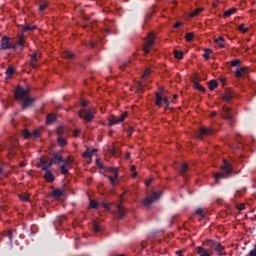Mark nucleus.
Returning <instances> with one entry per match:
<instances>
[{
    "label": "nucleus",
    "instance_id": "f257e3e1",
    "mask_svg": "<svg viewBox=\"0 0 256 256\" xmlns=\"http://www.w3.org/2000/svg\"><path fill=\"white\" fill-rule=\"evenodd\" d=\"M15 98L18 101H23L22 109H27L33 105L34 99L29 98V89H23V87L18 86L15 91Z\"/></svg>",
    "mask_w": 256,
    "mask_h": 256
},
{
    "label": "nucleus",
    "instance_id": "f03ea898",
    "mask_svg": "<svg viewBox=\"0 0 256 256\" xmlns=\"http://www.w3.org/2000/svg\"><path fill=\"white\" fill-rule=\"evenodd\" d=\"M25 43V38L23 36H21L19 38V43L16 45H12L9 42V37L4 36L1 41H0V49H2L3 51H7V49H17V47L20 48V51H22L23 49V44Z\"/></svg>",
    "mask_w": 256,
    "mask_h": 256
},
{
    "label": "nucleus",
    "instance_id": "7ed1b4c3",
    "mask_svg": "<svg viewBox=\"0 0 256 256\" xmlns=\"http://www.w3.org/2000/svg\"><path fill=\"white\" fill-rule=\"evenodd\" d=\"M108 171L110 173H112V176L109 175H105V177H107V179H109L111 186L115 187V185L119 184V168L116 167H109Z\"/></svg>",
    "mask_w": 256,
    "mask_h": 256
},
{
    "label": "nucleus",
    "instance_id": "20e7f679",
    "mask_svg": "<svg viewBox=\"0 0 256 256\" xmlns=\"http://www.w3.org/2000/svg\"><path fill=\"white\" fill-rule=\"evenodd\" d=\"M223 172H218L215 174V180L218 181L219 179H225L227 175H231V165L227 162V160H224V165L221 167Z\"/></svg>",
    "mask_w": 256,
    "mask_h": 256
},
{
    "label": "nucleus",
    "instance_id": "39448f33",
    "mask_svg": "<svg viewBox=\"0 0 256 256\" xmlns=\"http://www.w3.org/2000/svg\"><path fill=\"white\" fill-rule=\"evenodd\" d=\"M162 192H152V195L146 197L143 199L142 203L145 205V207H149V205L155 203L156 201H159L161 199Z\"/></svg>",
    "mask_w": 256,
    "mask_h": 256
},
{
    "label": "nucleus",
    "instance_id": "423d86ee",
    "mask_svg": "<svg viewBox=\"0 0 256 256\" xmlns=\"http://www.w3.org/2000/svg\"><path fill=\"white\" fill-rule=\"evenodd\" d=\"M93 115H95V111L88 109H82L79 111V117L84 119L85 121H93Z\"/></svg>",
    "mask_w": 256,
    "mask_h": 256
},
{
    "label": "nucleus",
    "instance_id": "0eeeda50",
    "mask_svg": "<svg viewBox=\"0 0 256 256\" xmlns=\"http://www.w3.org/2000/svg\"><path fill=\"white\" fill-rule=\"evenodd\" d=\"M154 43H155V36H153L152 33L148 34V36L146 37V43L144 44V53H149Z\"/></svg>",
    "mask_w": 256,
    "mask_h": 256
},
{
    "label": "nucleus",
    "instance_id": "6e6552de",
    "mask_svg": "<svg viewBox=\"0 0 256 256\" xmlns=\"http://www.w3.org/2000/svg\"><path fill=\"white\" fill-rule=\"evenodd\" d=\"M41 135V132L39 130H34L32 132H29L28 130H25L22 132V137L25 139H37Z\"/></svg>",
    "mask_w": 256,
    "mask_h": 256
},
{
    "label": "nucleus",
    "instance_id": "1a4fd4ad",
    "mask_svg": "<svg viewBox=\"0 0 256 256\" xmlns=\"http://www.w3.org/2000/svg\"><path fill=\"white\" fill-rule=\"evenodd\" d=\"M127 117V113H124L121 115V117L112 116L109 118V125H119V123H123L125 121V118Z\"/></svg>",
    "mask_w": 256,
    "mask_h": 256
},
{
    "label": "nucleus",
    "instance_id": "9d476101",
    "mask_svg": "<svg viewBox=\"0 0 256 256\" xmlns=\"http://www.w3.org/2000/svg\"><path fill=\"white\" fill-rule=\"evenodd\" d=\"M163 103L166 107H169V99H167V97L156 94V105H158V107H162Z\"/></svg>",
    "mask_w": 256,
    "mask_h": 256
},
{
    "label": "nucleus",
    "instance_id": "9b49d317",
    "mask_svg": "<svg viewBox=\"0 0 256 256\" xmlns=\"http://www.w3.org/2000/svg\"><path fill=\"white\" fill-rule=\"evenodd\" d=\"M222 117L227 121H233V113H231V109L229 107L223 106Z\"/></svg>",
    "mask_w": 256,
    "mask_h": 256
},
{
    "label": "nucleus",
    "instance_id": "f8f14e48",
    "mask_svg": "<svg viewBox=\"0 0 256 256\" xmlns=\"http://www.w3.org/2000/svg\"><path fill=\"white\" fill-rule=\"evenodd\" d=\"M203 135H213V129L211 128H200V131L196 134L197 139H201Z\"/></svg>",
    "mask_w": 256,
    "mask_h": 256
},
{
    "label": "nucleus",
    "instance_id": "ddd939ff",
    "mask_svg": "<svg viewBox=\"0 0 256 256\" xmlns=\"http://www.w3.org/2000/svg\"><path fill=\"white\" fill-rule=\"evenodd\" d=\"M51 195L54 197V199H60V197H65V189L57 188L52 191Z\"/></svg>",
    "mask_w": 256,
    "mask_h": 256
},
{
    "label": "nucleus",
    "instance_id": "4468645a",
    "mask_svg": "<svg viewBox=\"0 0 256 256\" xmlns=\"http://www.w3.org/2000/svg\"><path fill=\"white\" fill-rule=\"evenodd\" d=\"M196 253H198L199 256H211V253H209V250L201 246L196 248Z\"/></svg>",
    "mask_w": 256,
    "mask_h": 256
},
{
    "label": "nucleus",
    "instance_id": "2eb2a0df",
    "mask_svg": "<svg viewBox=\"0 0 256 256\" xmlns=\"http://www.w3.org/2000/svg\"><path fill=\"white\" fill-rule=\"evenodd\" d=\"M117 213H118V219H123L125 217V207L123 204L117 205Z\"/></svg>",
    "mask_w": 256,
    "mask_h": 256
},
{
    "label": "nucleus",
    "instance_id": "dca6fc26",
    "mask_svg": "<svg viewBox=\"0 0 256 256\" xmlns=\"http://www.w3.org/2000/svg\"><path fill=\"white\" fill-rule=\"evenodd\" d=\"M95 153H97V149H87L84 153H83V157H87L88 159H90V161H88V163H91V158L93 157V155H95Z\"/></svg>",
    "mask_w": 256,
    "mask_h": 256
},
{
    "label": "nucleus",
    "instance_id": "f3484780",
    "mask_svg": "<svg viewBox=\"0 0 256 256\" xmlns=\"http://www.w3.org/2000/svg\"><path fill=\"white\" fill-rule=\"evenodd\" d=\"M45 175H44V179H46V181L48 183H53V181H55V176H53V173H51V171L49 170H45Z\"/></svg>",
    "mask_w": 256,
    "mask_h": 256
},
{
    "label": "nucleus",
    "instance_id": "a211bd4d",
    "mask_svg": "<svg viewBox=\"0 0 256 256\" xmlns=\"http://www.w3.org/2000/svg\"><path fill=\"white\" fill-rule=\"evenodd\" d=\"M42 163V170L43 171H49V167H52L55 164V161H49V162H45L43 161V159L41 160Z\"/></svg>",
    "mask_w": 256,
    "mask_h": 256
},
{
    "label": "nucleus",
    "instance_id": "6ab92c4d",
    "mask_svg": "<svg viewBox=\"0 0 256 256\" xmlns=\"http://www.w3.org/2000/svg\"><path fill=\"white\" fill-rule=\"evenodd\" d=\"M214 43H217L220 49L225 48V38H223V36H219L218 38H216L214 40Z\"/></svg>",
    "mask_w": 256,
    "mask_h": 256
},
{
    "label": "nucleus",
    "instance_id": "aec40b11",
    "mask_svg": "<svg viewBox=\"0 0 256 256\" xmlns=\"http://www.w3.org/2000/svg\"><path fill=\"white\" fill-rule=\"evenodd\" d=\"M39 57H41V53L40 52H36L33 56H32V58H31V60H30V65H31V67H33V69H35L37 66L35 65V61H37V59H39Z\"/></svg>",
    "mask_w": 256,
    "mask_h": 256
},
{
    "label": "nucleus",
    "instance_id": "412c9836",
    "mask_svg": "<svg viewBox=\"0 0 256 256\" xmlns=\"http://www.w3.org/2000/svg\"><path fill=\"white\" fill-rule=\"evenodd\" d=\"M247 67H243V68H238L237 70H236V73H235V76L236 77H243V75H246V73H247Z\"/></svg>",
    "mask_w": 256,
    "mask_h": 256
},
{
    "label": "nucleus",
    "instance_id": "4be33fe9",
    "mask_svg": "<svg viewBox=\"0 0 256 256\" xmlns=\"http://www.w3.org/2000/svg\"><path fill=\"white\" fill-rule=\"evenodd\" d=\"M52 161H54V163H63V156H61L60 153H54Z\"/></svg>",
    "mask_w": 256,
    "mask_h": 256
},
{
    "label": "nucleus",
    "instance_id": "5701e85b",
    "mask_svg": "<svg viewBox=\"0 0 256 256\" xmlns=\"http://www.w3.org/2000/svg\"><path fill=\"white\" fill-rule=\"evenodd\" d=\"M55 119H56L55 115L49 114V115L47 116L46 123H47L48 125H51V123H55Z\"/></svg>",
    "mask_w": 256,
    "mask_h": 256
},
{
    "label": "nucleus",
    "instance_id": "b1692460",
    "mask_svg": "<svg viewBox=\"0 0 256 256\" xmlns=\"http://www.w3.org/2000/svg\"><path fill=\"white\" fill-rule=\"evenodd\" d=\"M206 243L208 247H210V249H215V247H217V244H218V242L214 240H207Z\"/></svg>",
    "mask_w": 256,
    "mask_h": 256
},
{
    "label": "nucleus",
    "instance_id": "393cba45",
    "mask_svg": "<svg viewBox=\"0 0 256 256\" xmlns=\"http://www.w3.org/2000/svg\"><path fill=\"white\" fill-rule=\"evenodd\" d=\"M204 10H205V8H198L190 14V17H197V15H199V13H202V11H204Z\"/></svg>",
    "mask_w": 256,
    "mask_h": 256
},
{
    "label": "nucleus",
    "instance_id": "a878e982",
    "mask_svg": "<svg viewBox=\"0 0 256 256\" xmlns=\"http://www.w3.org/2000/svg\"><path fill=\"white\" fill-rule=\"evenodd\" d=\"M236 11H237V9L231 8L230 10H227L226 12H224V17H231V15L236 13Z\"/></svg>",
    "mask_w": 256,
    "mask_h": 256
},
{
    "label": "nucleus",
    "instance_id": "bb28decb",
    "mask_svg": "<svg viewBox=\"0 0 256 256\" xmlns=\"http://www.w3.org/2000/svg\"><path fill=\"white\" fill-rule=\"evenodd\" d=\"M58 145H60V147H65V145H67V140L61 136L58 137Z\"/></svg>",
    "mask_w": 256,
    "mask_h": 256
},
{
    "label": "nucleus",
    "instance_id": "cd10ccee",
    "mask_svg": "<svg viewBox=\"0 0 256 256\" xmlns=\"http://www.w3.org/2000/svg\"><path fill=\"white\" fill-rule=\"evenodd\" d=\"M62 163H64L63 165H65L66 167H69V165H72V163H73V158L68 157L66 159H63Z\"/></svg>",
    "mask_w": 256,
    "mask_h": 256
},
{
    "label": "nucleus",
    "instance_id": "c85d7f7f",
    "mask_svg": "<svg viewBox=\"0 0 256 256\" xmlns=\"http://www.w3.org/2000/svg\"><path fill=\"white\" fill-rule=\"evenodd\" d=\"M194 89H197L198 91H201L202 93H205V88L197 82H194Z\"/></svg>",
    "mask_w": 256,
    "mask_h": 256
},
{
    "label": "nucleus",
    "instance_id": "c756f323",
    "mask_svg": "<svg viewBox=\"0 0 256 256\" xmlns=\"http://www.w3.org/2000/svg\"><path fill=\"white\" fill-rule=\"evenodd\" d=\"M18 197L21 201H26V202L29 201V194H27V193H22V194L18 195Z\"/></svg>",
    "mask_w": 256,
    "mask_h": 256
},
{
    "label": "nucleus",
    "instance_id": "7c9ffc66",
    "mask_svg": "<svg viewBox=\"0 0 256 256\" xmlns=\"http://www.w3.org/2000/svg\"><path fill=\"white\" fill-rule=\"evenodd\" d=\"M14 73H15V69L13 67H9L6 70V77H7V79H9V77H11V75H13Z\"/></svg>",
    "mask_w": 256,
    "mask_h": 256
},
{
    "label": "nucleus",
    "instance_id": "2f4dec72",
    "mask_svg": "<svg viewBox=\"0 0 256 256\" xmlns=\"http://www.w3.org/2000/svg\"><path fill=\"white\" fill-rule=\"evenodd\" d=\"M222 99H224V101H231V99H233V95H231V92H227L222 96Z\"/></svg>",
    "mask_w": 256,
    "mask_h": 256
},
{
    "label": "nucleus",
    "instance_id": "473e14b6",
    "mask_svg": "<svg viewBox=\"0 0 256 256\" xmlns=\"http://www.w3.org/2000/svg\"><path fill=\"white\" fill-rule=\"evenodd\" d=\"M224 250L225 248L221 244H219V242L218 244H216V247L214 248V251H217L218 253H223Z\"/></svg>",
    "mask_w": 256,
    "mask_h": 256
},
{
    "label": "nucleus",
    "instance_id": "72a5a7b5",
    "mask_svg": "<svg viewBox=\"0 0 256 256\" xmlns=\"http://www.w3.org/2000/svg\"><path fill=\"white\" fill-rule=\"evenodd\" d=\"M238 30L241 31L242 33H247L249 31V28L245 27V24H240L238 26Z\"/></svg>",
    "mask_w": 256,
    "mask_h": 256
},
{
    "label": "nucleus",
    "instance_id": "f704fd0d",
    "mask_svg": "<svg viewBox=\"0 0 256 256\" xmlns=\"http://www.w3.org/2000/svg\"><path fill=\"white\" fill-rule=\"evenodd\" d=\"M216 87H217V81L211 80L209 82V89H210V91H213Z\"/></svg>",
    "mask_w": 256,
    "mask_h": 256
},
{
    "label": "nucleus",
    "instance_id": "c9c22d12",
    "mask_svg": "<svg viewBox=\"0 0 256 256\" xmlns=\"http://www.w3.org/2000/svg\"><path fill=\"white\" fill-rule=\"evenodd\" d=\"M108 151L110 155H113L114 157H117V155H119V150H116L115 147L110 148Z\"/></svg>",
    "mask_w": 256,
    "mask_h": 256
},
{
    "label": "nucleus",
    "instance_id": "e433bc0d",
    "mask_svg": "<svg viewBox=\"0 0 256 256\" xmlns=\"http://www.w3.org/2000/svg\"><path fill=\"white\" fill-rule=\"evenodd\" d=\"M195 215H199L200 218L203 219V217H205V212H203V209L198 208V209L195 211Z\"/></svg>",
    "mask_w": 256,
    "mask_h": 256
},
{
    "label": "nucleus",
    "instance_id": "4c0bfd02",
    "mask_svg": "<svg viewBox=\"0 0 256 256\" xmlns=\"http://www.w3.org/2000/svg\"><path fill=\"white\" fill-rule=\"evenodd\" d=\"M174 55L176 59H183V52L175 50Z\"/></svg>",
    "mask_w": 256,
    "mask_h": 256
},
{
    "label": "nucleus",
    "instance_id": "58836bf2",
    "mask_svg": "<svg viewBox=\"0 0 256 256\" xmlns=\"http://www.w3.org/2000/svg\"><path fill=\"white\" fill-rule=\"evenodd\" d=\"M60 169L63 175H67V173H69V169L64 164L60 166Z\"/></svg>",
    "mask_w": 256,
    "mask_h": 256
},
{
    "label": "nucleus",
    "instance_id": "ea45409f",
    "mask_svg": "<svg viewBox=\"0 0 256 256\" xmlns=\"http://www.w3.org/2000/svg\"><path fill=\"white\" fill-rule=\"evenodd\" d=\"M90 207L92 209H97V207H99V203L95 200H90Z\"/></svg>",
    "mask_w": 256,
    "mask_h": 256
},
{
    "label": "nucleus",
    "instance_id": "a19ab883",
    "mask_svg": "<svg viewBox=\"0 0 256 256\" xmlns=\"http://www.w3.org/2000/svg\"><path fill=\"white\" fill-rule=\"evenodd\" d=\"M64 59H71L73 57V53H71L70 51H66L63 54Z\"/></svg>",
    "mask_w": 256,
    "mask_h": 256
},
{
    "label": "nucleus",
    "instance_id": "79ce46f5",
    "mask_svg": "<svg viewBox=\"0 0 256 256\" xmlns=\"http://www.w3.org/2000/svg\"><path fill=\"white\" fill-rule=\"evenodd\" d=\"M193 37H195V33L193 32L186 34V41H193Z\"/></svg>",
    "mask_w": 256,
    "mask_h": 256
},
{
    "label": "nucleus",
    "instance_id": "37998d69",
    "mask_svg": "<svg viewBox=\"0 0 256 256\" xmlns=\"http://www.w3.org/2000/svg\"><path fill=\"white\" fill-rule=\"evenodd\" d=\"M34 29H37V26H33V27H30V26H23V31H34Z\"/></svg>",
    "mask_w": 256,
    "mask_h": 256
},
{
    "label": "nucleus",
    "instance_id": "c03bdc74",
    "mask_svg": "<svg viewBox=\"0 0 256 256\" xmlns=\"http://www.w3.org/2000/svg\"><path fill=\"white\" fill-rule=\"evenodd\" d=\"M189 167L187 166V164H183L182 167H181V170L180 172L183 174V173H187Z\"/></svg>",
    "mask_w": 256,
    "mask_h": 256
},
{
    "label": "nucleus",
    "instance_id": "a18cd8bd",
    "mask_svg": "<svg viewBox=\"0 0 256 256\" xmlns=\"http://www.w3.org/2000/svg\"><path fill=\"white\" fill-rule=\"evenodd\" d=\"M93 227H94L95 233H99V231H101V228L99 227V225L97 224V222H94V223H93Z\"/></svg>",
    "mask_w": 256,
    "mask_h": 256
},
{
    "label": "nucleus",
    "instance_id": "49530a36",
    "mask_svg": "<svg viewBox=\"0 0 256 256\" xmlns=\"http://www.w3.org/2000/svg\"><path fill=\"white\" fill-rule=\"evenodd\" d=\"M232 67H237V65H241V60L237 59V60H233L231 62Z\"/></svg>",
    "mask_w": 256,
    "mask_h": 256
},
{
    "label": "nucleus",
    "instance_id": "de8ad7c7",
    "mask_svg": "<svg viewBox=\"0 0 256 256\" xmlns=\"http://www.w3.org/2000/svg\"><path fill=\"white\" fill-rule=\"evenodd\" d=\"M148 75H151V70L147 69L142 75V79H145V77H148Z\"/></svg>",
    "mask_w": 256,
    "mask_h": 256
},
{
    "label": "nucleus",
    "instance_id": "09e8293b",
    "mask_svg": "<svg viewBox=\"0 0 256 256\" xmlns=\"http://www.w3.org/2000/svg\"><path fill=\"white\" fill-rule=\"evenodd\" d=\"M57 133H58V135H63V133H65V128L59 127V128L57 129Z\"/></svg>",
    "mask_w": 256,
    "mask_h": 256
},
{
    "label": "nucleus",
    "instance_id": "8fccbe9b",
    "mask_svg": "<svg viewBox=\"0 0 256 256\" xmlns=\"http://www.w3.org/2000/svg\"><path fill=\"white\" fill-rule=\"evenodd\" d=\"M7 237L9 239L10 243H11L13 241V233L11 231H8Z\"/></svg>",
    "mask_w": 256,
    "mask_h": 256
},
{
    "label": "nucleus",
    "instance_id": "3c124183",
    "mask_svg": "<svg viewBox=\"0 0 256 256\" xmlns=\"http://www.w3.org/2000/svg\"><path fill=\"white\" fill-rule=\"evenodd\" d=\"M237 209H238V211H243V209H245V204H239L237 206Z\"/></svg>",
    "mask_w": 256,
    "mask_h": 256
},
{
    "label": "nucleus",
    "instance_id": "603ef678",
    "mask_svg": "<svg viewBox=\"0 0 256 256\" xmlns=\"http://www.w3.org/2000/svg\"><path fill=\"white\" fill-rule=\"evenodd\" d=\"M143 86H144V84L139 82L138 86H137L138 91H143Z\"/></svg>",
    "mask_w": 256,
    "mask_h": 256
},
{
    "label": "nucleus",
    "instance_id": "864d4df0",
    "mask_svg": "<svg viewBox=\"0 0 256 256\" xmlns=\"http://www.w3.org/2000/svg\"><path fill=\"white\" fill-rule=\"evenodd\" d=\"M46 8H47V4H42L39 7V11H45Z\"/></svg>",
    "mask_w": 256,
    "mask_h": 256
},
{
    "label": "nucleus",
    "instance_id": "5fc2aeb1",
    "mask_svg": "<svg viewBox=\"0 0 256 256\" xmlns=\"http://www.w3.org/2000/svg\"><path fill=\"white\" fill-rule=\"evenodd\" d=\"M133 131H135V128L130 127L129 130H128L129 137H131V135H133Z\"/></svg>",
    "mask_w": 256,
    "mask_h": 256
},
{
    "label": "nucleus",
    "instance_id": "6e6d98bb",
    "mask_svg": "<svg viewBox=\"0 0 256 256\" xmlns=\"http://www.w3.org/2000/svg\"><path fill=\"white\" fill-rule=\"evenodd\" d=\"M100 205H102V207H104V209H109V203L102 202Z\"/></svg>",
    "mask_w": 256,
    "mask_h": 256
},
{
    "label": "nucleus",
    "instance_id": "4d7b16f0",
    "mask_svg": "<svg viewBox=\"0 0 256 256\" xmlns=\"http://www.w3.org/2000/svg\"><path fill=\"white\" fill-rule=\"evenodd\" d=\"M87 103H89L87 100H81L82 107L87 106Z\"/></svg>",
    "mask_w": 256,
    "mask_h": 256
},
{
    "label": "nucleus",
    "instance_id": "13d9d810",
    "mask_svg": "<svg viewBox=\"0 0 256 256\" xmlns=\"http://www.w3.org/2000/svg\"><path fill=\"white\" fill-rule=\"evenodd\" d=\"M151 183H153V179L147 180L146 181V187H149V185H151Z\"/></svg>",
    "mask_w": 256,
    "mask_h": 256
},
{
    "label": "nucleus",
    "instance_id": "bf43d9fd",
    "mask_svg": "<svg viewBox=\"0 0 256 256\" xmlns=\"http://www.w3.org/2000/svg\"><path fill=\"white\" fill-rule=\"evenodd\" d=\"M204 51H205L206 54L213 53V50H211L209 48L204 49Z\"/></svg>",
    "mask_w": 256,
    "mask_h": 256
},
{
    "label": "nucleus",
    "instance_id": "052dcab7",
    "mask_svg": "<svg viewBox=\"0 0 256 256\" xmlns=\"http://www.w3.org/2000/svg\"><path fill=\"white\" fill-rule=\"evenodd\" d=\"M182 25H183V23L177 22V23L174 25V27H175V28H177V27H182Z\"/></svg>",
    "mask_w": 256,
    "mask_h": 256
},
{
    "label": "nucleus",
    "instance_id": "680f3d73",
    "mask_svg": "<svg viewBox=\"0 0 256 256\" xmlns=\"http://www.w3.org/2000/svg\"><path fill=\"white\" fill-rule=\"evenodd\" d=\"M176 255L183 256V252H181V250H178V251H176Z\"/></svg>",
    "mask_w": 256,
    "mask_h": 256
},
{
    "label": "nucleus",
    "instance_id": "e2e57ef3",
    "mask_svg": "<svg viewBox=\"0 0 256 256\" xmlns=\"http://www.w3.org/2000/svg\"><path fill=\"white\" fill-rule=\"evenodd\" d=\"M204 59L209 60V54H203Z\"/></svg>",
    "mask_w": 256,
    "mask_h": 256
},
{
    "label": "nucleus",
    "instance_id": "0e129e2a",
    "mask_svg": "<svg viewBox=\"0 0 256 256\" xmlns=\"http://www.w3.org/2000/svg\"><path fill=\"white\" fill-rule=\"evenodd\" d=\"M79 135V130L74 131V137H77Z\"/></svg>",
    "mask_w": 256,
    "mask_h": 256
},
{
    "label": "nucleus",
    "instance_id": "69168bd1",
    "mask_svg": "<svg viewBox=\"0 0 256 256\" xmlns=\"http://www.w3.org/2000/svg\"><path fill=\"white\" fill-rule=\"evenodd\" d=\"M96 163H97V166H98V167H103V166L101 165V163H99V159L96 160Z\"/></svg>",
    "mask_w": 256,
    "mask_h": 256
},
{
    "label": "nucleus",
    "instance_id": "338daca9",
    "mask_svg": "<svg viewBox=\"0 0 256 256\" xmlns=\"http://www.w3.org/2000/svg\"><path fill=\"white\" fill-rule=\"evenodd\" d=\"M135 177H137V172H134L132 175V178L135 179Z\"/></svg>",
    "mask_w": 256,
    "mask_h": 256
},
{
    "label": "nucleus",
    "instance_id": "774afa93",
    "mask_svg": "<svg viewBox=\"0 0 256 256\" xmlns=\"http://www.w3.org/2000/svg\"><path fill=\"white\" fill-rule=\"evenodd\" d=\"M136 167L135 166H131L130 170L131 171H135Z\"/></svg>",
    "mask_w": 256,
    "mask_h": 256
}]
</instances>
